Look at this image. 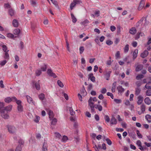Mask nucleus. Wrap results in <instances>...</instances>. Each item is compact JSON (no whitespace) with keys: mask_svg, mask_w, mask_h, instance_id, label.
<instances>
[{"mask_svg":"<svg viewBox=\"0 0 151 151\" xmlns=\"http://www.w3.org/2000/svg\"><path fill=\"white\" fill-rule=\"evenodd\" d=\"M20 32V30L19 29H16L13 31V33L16 35H18L19 34Z\"/></svg>","mask_w":151,"mask_h":151,"instance_id":"nucleus-35","label":"nucleus"},{"mask_svg":"<svg viewBox=\"0 0 151 151\" xmlns=\"http://www.w3.org/2000/svg\"><path fill=\"white\" fill-rule=\"evenodd\" d=\"M95 108L96 109H98L99 111H101L102 109V107L100 105H97V107H95Z\"/></svg>","mask_w":151,"mask_h":151,"instance_id":"nucleus-48","label":"nucleus"},{"mask_svg":"<svg viewBox=\"0 0 151 151\" xmlns=\"http://www.w3.org/2000/svg\"><path fill=\"white\" fill-rule=\"evenodd\" d=\"M4 106V103L2 102H0V111L3 110L2 108H3Z\"/></svg>","mask_w":151,"mask_h":151,"instance_id":"nucleus-53","label":"nucleus"},{"mask_svg":"<svg viewBox=\"0 0 151 151\" xmlns=\"http://www.w3.org/2000/svg\"><path fill=\"white\" fill-rule=\"evenodd\" d=\"M39 97L40 100H42L45 97V95L43 93H42L39 95Z\"/></svg>","mask_w":151,"mask_h":151,"instance_id":"nucleus-37","label":"nucleus"},{"mask_svg":"<svg viewBox=\"0 0 151 151\" xmlns=\"http://www.w3.org/2000/svg\"><path fill=\"white\" fill-rule=\"evenodd\" d=\"M68 139V138L67 136L64 135L63 137L62 141L63 142H65Z\"/></svg>","mask_w":151,"mask_h":151,"instance_id":"nucleus-38","label":"nucleus"},{"mask_svg":"<svg viewBox=\"0 0 151 151\" xmlns=\"http://www.w3.org/2000/svg\"><path fill=\"white\" fill-rule=\"evenodd\" d=\"M69 111L70 114L71 115H73L75 113V111L73 110L72 107H70L69 108Z\"/></svg>","mask_w":151,"mask_h":151,"instance_id":"nucleus-41","label":"nucleus"},{"mask_svg":"<svg viewBox=\"0 0 151 151\" xmlns=\"http://www.w3.org/2000/svg\"><path fill=\"white\" fill-rule=\"evenodd\" d=\"M136 133L137 136L139 138H142V134L140 133L139 131L137 130L136 131Z\"/></svg>","mask_w":151,"mask_h":151,"instance_id":"nucleus-43","label":"nucleus"},{"mask_svg":"<svg viewBox=\"0 0 151 151\" xmlns=\"http://www.w3.org/2000/svg\"><path fill=\"white\" fill-rule=\"evenodd\" d=\"M111 73V71H106L104 74L105 78H106V80H109V78L110 76V74Z\"/></svg>","mask_w":151,"mask_h":151,"instance_id":"nucleus-9","label":"nucleus"},{"mask_svg":"<svg viewBox=\"0 0 151 151\" xmlns=\"http://www.w3.org/2000/svg\"><path fill=\"white\" fill-rule=\"evenodd\" d=\"M138 101H137V104L138 105L141 104L143 100V97L139 96L138 97Z\"/></svg>","mask_w":151,"mask_h":151,"instance_id":"nucleus-17","label":"nucleus"},{"mask_svg":"<svg viewBox=\"0 0 151 151\" xmlns=\"http://www.w3.org/2000/svg\"><path fill=\"white\" fill-rule=\"evenodd\" d=\"M73 1L76 4H80L81 3V1L80 0H73Z\"/></svg>","mask_w":151,"mask_h":151,"instance_id":"nucleus-64","label":"nucleus"},{"mask_svg":"<svg viewBox=\"0 0 151 151\" xmlns=\"http://www.w3.org/2000/svg\"><path fill=\"white\" fill-rule=\"evenodd\" d=\"M143 67V65L142 64H139L137 66L136 68V70L137 71H138L139 70H140L142 69Z\"/></svg>","mask_w":151,"mask_h":151,"instance_id":"nucleus-23","label":"nucleus"},{"mask_svg":"<svg viewBox=\"0 0 151 151\" xmlns=\"http://www.w3.org/2000/svg\"><path fill=\"white\" fill-rule=\"evenodd\" d=\"M71 16L73 22V23H75L77 21V19L73 13L71 14Z\"/></svg>","mask_w":151,"mask_h":151,"instance_id":"nucleus-34","label":"nucleus"},{"mask_svg":"<svg viewBox=\"0 0 151 151\" xmlns=\"http://www.w3.org/2000/svg\"><path fill=\"white\" fill-rule=\"evenodd\" d=\"M7 61L6 60H4L3 61H1L0 63V65L1 66L4 65L7 63Z\"/></svg>","mask_w":151,"mask_h":151,"instance_id":"nucleus-44","label":"nucleus"},{"mask_svg":"<svg viewBox=\"0 0 151 151\" xmlns=\"http://www.w3.org/2000/svg\"><path fill=\"white\" fill-rule=\"evenodd\" d=\"M9 14L11 16H12L14 15V11L12 9H10L9 10Z\"/></svg>","mask_w":151,"mask_h":151,"instance_id":"nucleus-26","label":"nucleus"},{"mask_svg":"<svg viewBox=\"0 0 151 151\" xmlns=\"http://www.w3.org/2000/svg\"><path fill=\"white\" fill-rule=\"evenodd\" d=\"M126 141L127 142V145H128V144H130V147L131 149H132V144L131 143V142L129 138H127Z\"/></svg>","mask_w":151,"mask_h":151,"instance_id":"nucleus-30","label":"nucleus"},{"mask_svg":"<svg viewBox=\"0 0 151 151\" xmlns=\"http://www.w3.org/2000/svg\"><path fill=\"white\" fill-rule=\"evenodd\" d=\"M12 106L10 105L5 107L4 109H3L7 112L8 111H10L12 109Z\"/></svg>","mask_w":151,"mask_h":151,"instance_id":"nucleus-14","label":"nucleus"},{"mask_svg":"<svg viewBox=\"0 0 151 151\" xmlns=\"http://www.w3.org/2000/svg\"><path fill=\"white\" fill-rule=\"evenodd\" d=\"M138 51V50L137 49H136L134 51L133 53V58L134 59H135L137 58V56Z\"/></svg>","mask_w":151,"mask_h":151,"instance_id":"nucleus-22","label":"nucleus"},{"mask_svg":"<svg viewBox=\"0 0 151 151\" xmlns=\"http://www.w3.org/2000/svg\"><path fill=\"white\" fill-rule=\"evenodd\" d=\"M8 129L9 132L12 134H14L16 132V128L12 126H9L8 127Z\"/></svg>","mask_w":151,"mask_h":151,"instance_id":"nucleus-5","label":"nucleus"},{"mask_svg":"<svg viewBox=\"0 0 151 151\" xmlns=\"http://www.w3.org/2000/svg\"><path fill=\"white\" fill-rule=\"evenodd\" d=\"M117 89L118 90L119 92L120 93H123L124 91V89L122 87V86H118L117 87Z\"/></svg>","mask_w":151,"mask_h":151,"instance_id":"nucleus-16","label":"nucleus"},{"mask_svg":"<svg viewBox=\"0 0 151 151\" xmlns=\"http://www.w3.org/2000/svg\"><path fill=\"white\" fill-rule=\"evenodd\" d=\"M111 124H116L117 123L116 119L115 117H113L111 120Z\"/></svg>","mask_w":151,"mask_h":151,"instance_id":"nucleus-19","label":"nucleus"},{"mask_svg":"<svg viewBox=\"0 0 151 151\" xmlns=\"http://www.w3.org/2000/svg\"><path fill=\"white\" fill-rule=\"evenodd\" d=\"M144 76L142 74L139 75L136 77V78L137 80L140 79L144 77Z\"/></svg>","mask_w":151,"mask_h":151,"instance_id":"nucleus-47","label":"nucleus"},{"mask_svg":"<svg viewBox=\"0 0 151 151\" xmlns=\"http://www.w3.org/2000/svg\"><path fill=\"white\" fill-rule=\"evenodd\" d=\"M42 73V70L40 69H38L36 70L35 73L36 76H39Z\"/></svg>","mask_w":151,"mask_h":151,"instance_id":"nucleus-31","label":"nucleus"},{"mask_svg":"<svg viewBox=\"0 0 151 151\" xmlns=\"http://www.w3.org/2000/svg\"><path fill=\"white\" fill-rule=\"evenodd\" d=\"M7 37L9 38H13L14 37V35L13 34L10 33L7 34Z\"/></svg>","mask_w":151,"mask_h":151,"instance_id":"nucleus-56","label":"nucleus"},{"mask_svg":"<svg viewBox=\"0 0 151 151\" xmlns=\"http://www.w3.org/2000/svg\"><path fill=\"white\" fill-rule=\"evenodd\" d=\"M16 100L14 101V102L16 101V103L18 105H21L22 101L20 100H17V99L16 98Z\"/></svg>","mask_w":151,"mask_h":151,"instance_id":"nucleus-58","label":"nucleus"},{"mask_svg":"<svg viewBox=\"0 0 151 151\" xmlns=\"http://www.w3.org/2000/svg\"><path fill=\"white\" fill-rule=\"evenodd\" d=\"M17 108L18 111L19 112H22L23 111V107L22 105H18Z\"/></svg>","mask_w":151,"mask_h":151,"instance_id":"nucleus-29","label":"nucleus"},{"mask_svg":"<svg viewBox=\"0 0 151 151\" xmlns=\"http://www.w3.org/2000/svg\"><path fill=\"white\" fill-rule=\"evenodd\" d=\"M57 122V119L56 118H54L52 119L51 123V124L53 125H55L56 124Z\"/></svg>","mask_w":151,"mask_h":151,"instance_id":"nucleus-40","label":"nucleus"},{"mask_svg":"<svg viewBox=\"0 0 151 151\" xmlns=\"http://www.w3.org/2000/svg\"><path fill=\"white\" fill-rule=\"evenodd\" d=\"M48 114L49 115V117L50 119H51V118H53L54 116V114L52 111L51 110H49L48 112Z\"/></svg>","mask_w":151,"mask_h":151,"instance_id":"nucleus-20","label":"nucleus"},{"mask_svg":"<svg viewBox=\"0 0 151 151\" xmlns=\"http://www.w3.org/2000/svg\"><path fill=\"white\" fill-rule=\"evenodd\" d=\"M145 102L147 105H150L151 103V101L149 97H146L144 100Z\"/></svg>","mask_w":151,"mask_h":151,"instance_id":"nucleus-24","label":"nucleus"},{"mask_svg":"<svg viewBox=\"0 0 151 151\" xmlns=\"http://www.w3.org/2000/svg\"><path fill=\"white\" fill-rule=\"evenodd\" d=\"M146 94L147 96H151V89H148L146 92Z\"/></svg>","mask_w":151,"mask_h":151,"instance_id":"nucleus-51","label":"nucleus"},{"mask_svg":"<svg viewBox=\"0 0 151 151\" xmlns=\"http://www.w3.org/2000/svg\"><path fill=\"white\" fill-rule=\"evenodd\" d=\"M47 73L49 76L53 77L54 78H55L57 77L55 74L53 73L50 69H48V70Z\"/></svg>","mask_w":151,"mask_h":151,"instance_id":"nucleus-7","label":"nucleus"},{"mask_svg":"<svg viewBox=\"0 0 151 151\" xmlns=\"http://www.w3.org/2000/svg\"><path fill=\"white\" fill-rule=\"evenodd\" d=\"M47 68V64H44L41 66V70H42L43 71H45L46 70Z\"/></svg>","mask_w":151,"mask_h":151,"instance_id":"nucleus-28","label":"nucleus"},{"mask_svg":"<svg viewBox=\"0 0 151 151\" xmlns=\"http://www.w3.org/2000/svg\"><path fill=\"white\" fill-rule=\"evenodd\" d=\"M106 140L107 142V144L109 145H111L112 142H111V140L109 139L108 138H107L106 139Z\"/></svg>","mask_w":151,"mask_h":151,"instance_id":"nucleus-55","label":"nucleus"},{"mask_svg":"<svg viewBox=\"0 0 151 151\" xmlns=\"http://www.w3.org/2000/svg\"><path fill=\"white\" fill-rule=\"evenodd\" d=\"M116 84V81L114 82L112 84V86L111 88V91L113 93L115 91Z\"/></svg>","mask_w":151,"mask_h":151,"instance_id":"nucleus-25","label":"nucleus"},{"mask_svg":"<svg viewBox=\"0 0 151 151\" xmlns=\"http://www.w3.org/2000/svg\"><path fill=\"white\" fill-rule=\"evenodd\" d=\"M106 89L105 88H103L101 91V93L104 94L106 92Z\"/></svg>","mask_w":151,"mask_h":151,"instance_id":"nucleus-60","label":"nucleus"},{"mask_svg":"<svg viewBox=\"0 0 151 151\" xmlns=\"http://www.w3.org/2000/svg\"><path fill=\"white\" fill-rule=\"evenodd\" d=\"M76 5V4L73 2L70 4V8L71 10H72L73 9V8Z\"/></svg>","mask_w":151,"mask_h":151,"instance_id":"nucleus-52","label":"nucleus"},{"mask_svg":"<svg viewBox=\"0 0 151 151\" xmlns=\"http://www.w3.org/2000/svg\"><path fill=\"white\" fill-rule=\"evenodd\" d=\"M22 147L20 145H18L16 147L15 151H21Z\"/></svg>","mask_w":151,"mask_h":151,"instance_id":"nucleus-54","label":"nucleus"},{"mask_svg":"<svg viewBox=\"0 0 151 151\" xmlns=\"http://www.w3.org/2000/svg\"><path fill=\"white\" fill-rule=\"evenodd\" d=\"M84 47L83 46H81L79 48L80 53L81 54L84 51Z\"/></svg>","mask_w":151,"mask_h":151,"instance_id":"nucleus-49","label":"nucleus"},{"mask_svg":"<svg viewBox=\"0 0 151 151\" xmlns=\"http://www.w3.org/2000/svg\"><path fill=\"white\" fill-rule=\"evenodd\" d=\"M12 24L13 26L16 27H18L19 23L18 21L16 19H14L12 22Z\"/></svg>","mask_w":151,"mask_h":151,"instance_id":"nucleus-21","label":"nucleus"},{"mask_svg":"<svg viewBox=\"0 0 151 151\" xmlns=\"http://www.w3.org/2000/svg\"><path fill=\"white\" fill-rule=\"evenodd\" d=\"M137 145L139 147V149L141 151H144L146 149V148L144 146H142V143L140 140H138L136 142Z\"/></svg>","mask_w":151,"mask_h":151,"instance_id":"nucleus-4","label":"nucleus"},{"mask_svg":"<svg viewBox=\"0 0 151 151\" xmlns=\"http://www.w3.org/2000/svg\"><path fill=\"white\" fill-rule=\"evenodd\" d=\"M142 83V82L140 81H137L136 83V84L137 86V88H139V87L141 85Z\"/></svg>","mask_w":151,"mask_h":151,"instance_id":"nucleus-45","label":"nucleus"},{"mask_svg":"<svg viewBox=\"0 0 151 151\" xmlns=\"http://www.w3.org/2000/svg\"><path fill=\"white\" fill-rule=\"evenodd\" d=\"M104 119L105 120V121L107 122H110V118L108 115H105Z\"/></svg>","mask_w":151,"mask_h":151,"instance_id":"nucleus-42","label":"nucleus"},{"mask_svg":"<svg viewBox=\"0 0 151 151\" xmlns=\"http://www.w3.org/2000/svg\"><path fill=\"white\" fill-rule=\"evenodd\" d=\"M27 101L29 103H32L34 105L35 102L33 101V100L32 98H31L30 96L28 95L27 96Z\"/></svg>","mask_w":151,"mask_h":151,"instance_id":"nucleus-11","label":"nucleus"},{"mask_svg":"<svg viewBox=\"0 0 151 151\" xmlns=\"http://www.w3.org/2000/svg\"><path fill=\"white\" fill-rule=\"evenodd\" d=\"M40 81L39 80L37 82H34V83L35 87L37 90H39L40 89V85L39 83Z\"/></svg>","mask_w":151,"mask_h":151,"instance_id":"nucleus-13","label":"nucleus"},{"mask_svg":"<svg viewBox=\"0 0 151 151\" xmlns=\"http://www.w3.org/2000/svg\"><path fill=\"white\" fill-rule=\"evenodd\" d=\"M148 54V52L147 50H145L141 54V57L143 58L147 57Z\"/></svg>","mask_w":151,"mask_h":151,"instance_id":"nucleus-12","label":"nucleus"},{"mask_svg":"<svg viewBox=\"0 0 151 151\" xmlns=\"http://www.w3.org/2000/svg\"><path fill=\"white\" fill-rule=\"evenodd\" d=\"M88 78L90 79V80L93 82L95 81V78L93 76V74L92 73H91L88 75Z\"/></svg>","mask_w":151,"mask_h":151,"instance_id":"nucleus-10","label":"nucleus"},{"mask_svg":"<svg viewBox=\"0 0 151 151\" xmlns=\"http://www.w3.org/2000/svg\"><path fill=\"white\" fill-rule=\"evenodd\" d=\"M57 83L60 87L63 88L64 86L63 84L60 80L57 81Z\"/></svg>","mask_w":151,"mask_h":151,"instance_id":"nucleus-39","label":"nucleus"},{"mask_svg":"<svg viewBox=\"0 0 151 151\" xmlns=\"http://www.w3.org/2000/svg\"><path fill=\"white\" fill-rule=\"evenodd\" d=\"M2 50L4 52H7V48L6 45H3L2 46Z\"/></svg>","mask_w":151,"mask_h":151,"instance_id":"nucleus-50","label":"nucleus"},{"mask_svg":"<svg viewBox=\"0 0 151 151\" xmlns=\"http://www.w3.org/2000/svg\"><path fill=\"white\" fill-rule=\"evenodd\" d=\"M125 104L131 110H132V104H131L128 100H126L124 101Z\"/></svg>","mask_w":151,"mask_h":151,"instance_id":"nucleus-6","label":"nucleus"},{"mask_svg":"<svg viewBox=\"0 0 151 151\" xmlns=\"http://www.w3.org/2000/svg\"><path fill=\"white\" fill-rule=\"evenodd\" d=\"M145 0H141L138 8V10H140L142 9L145 5Z\"/></svg>","mask_w":151,"mask_h":151,"instance_id":"nucleus-8","label":"nucleus"},{"mask_svg":"<svg viewBox=\"0 0 151 151\" xmlns=\"http://www.w3.org/2000/svg\"><path fill=\"white\" fill-rule=\"evenodd\" d=\"M145 119L148 122H151V116L149 114H147L145 116Z\"/></svg>","mask_w":151,"mask_h":151,"instance_id":"nucleus-27","label":"nucleus"},{"mask_svg":"<svg viewBox=\"0 0 151 151\" xmlns=\"http://www.w3.org/2000/svg\"><path fill=\"white\" fill-rule=\"evenodd\" d=\"M47 145L46 142H44L43 145L42 150L43 151H47Z\"/></svg>","mask_w":151,"mask_h":151,"instance_id":"nucleus-18","label":"nucleus"},{"mask_svg":"<svg viewBox=\"0 0 151 151\" xmlns=\"http://www.w3.org/2000/svg\"><path fill=\"white\" fill-rule=\"evenodd\" d=\"M55 136L56 137L60 139L61 137V135L58 133L56 132L55 133Z\"/></svg>","mask_w":151,"mask_h":151,"instance_id":"nucleus-62","label":"nucleus"},{"mask_svg":"<svg viewBox=\"0 0 151 151\" xmlns=\"http://www.w3.org/2000/svg\"><path fill=\"white\" fill-rule=\"evenodd\" d=\"M40 119V118L39 116H36V118L34 119V121L36 123H38L39 122Z\"/></svg>","mask_w":151,"mask_h":151,"instance_id":"nucleus-59","label":"nucleus"},{"mask_svg":"<svg viewBox=\"0 0 151 151\" xmlns=\"http://www.w3.org/2000/svg\"><path fill=\"white\" fill-rule=\"evenodd\" d=\"M106 43L107 45H112L113 43V42L110 40H107L106 41Z\"/></svg>","mask_w":151,"mask_h":151,"instance_id":"nucleus-63","label":"nucleus"},{"mask_svg":"<svg viewBox=\"0 0 151 151\" xmlns=\"http://www.w3.org/2000/svg\"><path fill=\"white\" fill-rule=\"evenodd\" d=\"M0 112H1V115L3 118L5 119H8L9 118V116L7 114V112L3 109Z\"/></svg>","mask_w":151,"mask_h":151,"instance_id":"nucleus-2","label":"nucleus"},{"mask_svg":"<svg viewBox=\"0 0 151 151\" xmlns=\"http://www.w3.org/2000/svg\"><path fill=\"white\" fill-rule=\"evenodd\" d=\"M114 100L117 104H120L122 102V100L121 99H114Z\"/></svg>","mask_w":151,"mask_h":151,"instance_id":"nucleus-57","label":"nucleus"},{"mask_svg":"<svg viewBox=\"0 0 151 151\" xmlns=\"http://www.w3.org/2000/svg\"><path fill=\"white\" fill-rule=\"evenodd\" d=\"M145 88L147 89H151V82L147 83L145 86Z\"/></svg>","mask_w":151,"mask_h":151,"instance_id":"nucleus-33","label":"nucleus"},{"mask_svg":"<svg viewBox=\"0 0 151 151\" xmlns=\"http://www.w3.org/2000/svg\"><path fill=\"white\" fill-rule=\"evenodd\" d=\"M16 100V97L14 96L12 98L10 97H7L4 99V100L5 102L7 103H9L12 101L14 102V101Z\"/></svg>","mask_w":151,"mask_h":151,"instance_id":"nucleus-1","label":"nucleus"},{"mask_svg":"<svg viewBox=\"0 0 151 151\" xmlns=\"http://www.w3.org/2000/svg\"><path fill=\"white\" fill-rule=\"evenodd\" d=\"M129 49V45L127 44L125 45L124 48V52L125 53L127 52L128 51Z\"/></svg>","mask_w":151,"mask_h":151,"instance_id":"nucleus-46","label":"nucleus"},{"mask_svg":"<svg viewBox=\"0 0 151 151\" xmlns=\"http://www.w3.org/2000/svg\"><path fill=\"white\" fill-rule=\"evenodd\" d=\"M92 100L91 99V98H90L88 100V102L89 104V106H90L91 108V112H93L94 111L95 109H94V108H95V106H96V105H94V103L92 102Z\"/></svg>","mask_w":151,"mask_h":151,"instance_id":"nucleus-3","label":"nucleus"},{"mask_svg":"<svg viewBox=\"0 0 151 151\" xmlns=\"http://www.w3.org/2000/svg\"><path fill=\"white\" fill-rule=\"evenodd\" d=\"M145 18L144 17H143L138 22L137 24H138V25H139V24H141L142 23L143 20Z\"/></svg>","mask_w":151,"mask_h":151,"instance_id":"nucleus-61","label":"nucleus"},{"mask_svg":"<svg viewBox=\"0 0 151 151\" xmlns=\"http://www.w3.org/2000/svg\"><path fill=\"white\" fill-rule=\"evenodd\" d=\"M9 50H8L7 52H5L4 55L3 56V58L5 60H8L9 59V56L8 53Z\"/></svg>","mask_w":151,"mask_h":151,"instance_id":"nucleus-15","label":"nucleus"},{"mask_svg":"<svg viewBox=\"0 0 151 151\" xmlns=\"http://www.w3.org/2000/svg\"><path fill=\"white\" fill-rule=\"evenodd\" d=\"M141 90L139 88H137L135 89V94L136 95H138L140 93Z\"/></svg>","mask_w":151,"mask_h":151,"instance_id":"nucleus-36","label":"nucleus"},{"mask_svg":"<svg viewBox=\"0 0 151 151\" xmlns=\"http://www.w3.org/2000/svg\"><path fill=\"white\" fill-rule=\"evenodd\" d=\"M145 106L144 104H142L140 107V109L141 111V112L144 113L145 110Z\"/></svg>","mask_w":151,"mask_h":151,"instance_id":"nucleus-32","label":"nucleus"}]
</instances>
